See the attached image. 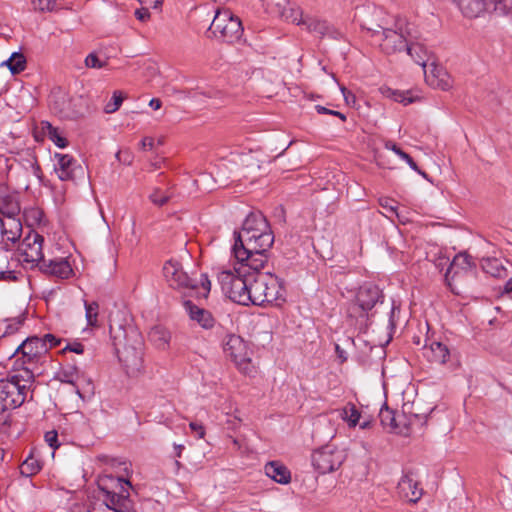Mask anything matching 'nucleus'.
I'll list each match as a JSON object with an SVG mask.
<instances>
[{
	"label": "nucleus",
	"mask_w": 512,
	"mask_h": 512,
	"mask_svg": "<svg viewBox=\"0 0 512 512\" xmlns=\"http://www.w3.org/2000/svg\"><path fill=\"white\" fill-rule=\"evenodd\" d=\"M232 253L238 262L246 261L254 271H260L267 262V252L274 243L271 227L260 211L250 212L241 230L234 231Z\"/></svg>",
	"instance_id": "nucleus-1"
},
{
	"label": "nucleus",
	"mask_w": 512,
	"mask_h": 512,
	"mask_svg": "<svg viewBox=\"0 0 512 512\" xmlns=\"http://www.w3.org/2000/svg\"><path fill=\"white\" fill-rule=\"evenodd\" d=\"M119 361L128 376L136 377L144 369V340L141 333L133 326L119 327L113 335Z\"/></svg>",
	"instance_id": "nucleus-2"
},
{
	"label": "nucleus",
	"mask_w": 512,
	"mask_h": 512,
	"mask_svg": "<svg viewBox=\"0 0 512 512\" xmlns=\"http://www.w3.org/2000/svg\"><path fill=\"white\" fill-rule=\"evenodd\" d=\"M246 264V261H237L238 266H234L233 270H222L217 276L223 293L233 302L245 306L251 302L250 287L253 273L259 272Z\"/></svg>",
	"instance_id": "nucleus-3"
},
{
	"label": "nucleus",
	"mask_w": 512,
	"mask_h": 512,
	"mask_svg": "<svg viewBox=\"0 0 512 512\" xmlns=\"http://www.w3.org/2000/svg\"><path fill=\"white\" fill-rule=\"evenodd\" d=\"M34 381L33 374L23 371L0 379V403L16 409L26 400Z\"/></svg>",
	"instance_id": "nucleus-4"
},
{
	"label": "nucleus",
	"mask_w": 512,
	"mask_h": 512,
	"mask_svg": "<svg viewBox=\"0 0 512 512\" xmlns=\"http://www.w3.org/2000/svg\"><path fill=\"white\" fill-rule=\"evenodd\" d=\"M123 483L131 487L128 480L121 477L104 476L99 480V488L105 494V505L114 512H136L134 503L129 497Z\"/></svg>",
	"instance_id": "nucleus-5"
},
{
	"label": "nucleus",
	"mask_w": 512,
	"mask_h": 512,
	"mask_svg": "<svg viewBox=\"0 0 512 512\" xmlns=\"http://www.w3.org/2000/svg\"><path fill=\"white\" fill-rule=\"evenodd\" d=\"M283 291L282 281L276 275L264 273L255 276L253 273L250 304L263 306L273 303L283 297Z\"/></svg>",
	"instance_id": "nucleus-6"
},
{
	"label": "nucleus",
	"mask_w": 512,
	"mask_h": 512,
	"mask_svg": "<svg viewBox=\"0 0 512 512\" xmlns=\"http://www.w3.org/2000/svg\"><path fill=\"white\" fill-rule=\"evenodd\" d=\"M48 353V347L40 337L32 336L24 340L14 351L13 357L17 356L14 363V370L29 371L34 375L38 364Z\"/></svg>",
	"instance_id": "nucleus-7"
},
{
	"label": "nucleus",
	"mask_w": 512,
	"mask_h": 512,
	"mask_svg": "<svg viewBox=\"0 0 512 512\" xmlns=\"http://www.w3.org/2000/svg\"><path fill=\"white\" fill-rule=\"evenodd\" d=\"M346 459V453L332 443L315 449L311 454V462L320 474L332 473L339 469Z\"/></svg>",
	"instance_id": "nucleus-8"
},
{
	"label": "nucleus",
	"mask_w": 512,
	"mask_h": 512,
	"mask_svg": "<svg viewBox=\"0 0 512 512\" xmlns=\"http://www.w3.org/2000/svg\"><path fill=\"white\" fill-rule=\"evenodd\" d=\"M223 351L236 367L244 374L250 375L254 367L249 357L245 341L238 335L229 334L223 340Z\"/></svg>",
	"instance_id": "nucleus-9"
},
{
	"label": "nucleus",
	"mask_w": 512,
	"mask_h": 512,
	"mask_svg": "<svg viewBox=\"0 0 512 512\" xmlns=\"http://www.w3.org/2000/svg\"><path fill=\"white\" fill-rule=\"evenodd\" d=\"M383 293L377 285L366 283L359 287L353 303L349 307V315L367 317L377 303L383 302Z\"/></svg>",
	"instance_id": "nucleus-10"
},
{
	"label": "nucleus",
	"mask_w": 512,
	"mask_h": 512,
	"mask_svg": "<svg viewBox=\"0 0 512 512\" xmlns=\"http://www.w3.org/2000/svg\"><path fill=\"white\" fill-rule=\"evenodd\" d=\"M397 30L381 28V31H374V34L382 36L380 47L386 54H393L405 50L408 41H411L412 28L406 24L396 23Z\"/></svg>",
	"instance_id": "nucleus-11"
},
{
	"label": "nucleus",
	"mask_w": 512,
	"mask_h": 512,
	"mask_svg": "<svg viewBox=\"0 0 512 512\" xmlns=\"http://www.w3.org/2000/svg\"><path fill=\"white\" fill-rule=\"evenodd\" d=\"M44 237L34 230H29L18 246L19 261L31 265V268L39 266L44 260Z\"/></svg>",
	"instance_id": "nucleus-12"
},
{
	"label": "nucleus",
	"mask_w": 512,
	"mask_h": 512,
	"mask_svg": "<svg viewBox=\"0 0 512 512\" xmlns=\"http://www.w3.org/2000/svg\"><path fill=\"white\" fill-rule=\"evenodd\" d=\"M458 6L468 18H477L485 12H496L500 15L508 13L507 6L501 0H459Z\"/></svg>",
	"instance_id": "nucleus-13"
},
{
	"label": "nucleus",
	"mask_w": 512,
	"mask_h": 512,
	"mask_svg": "<svg viewBox=\"0 0 512 512\" xmlns=\"http://www.w3.org/2000/svg\"><path fill=\"white\" fill-rule=\"evenodd\" d=\"M54 171L61 181H74L84 174L83 167L71 155L55 153Z\"/></svg>",
	"instance_id": "nucleus-14"
},
{
	"label": "nucleus",
	"mask_w": 512,
	"mask_h": 512,
	"mask_svg": "<svg viewBox=\"0 0 512 512\" xmlns=\"http://www.w3.org/2000/svg\"><path fill=\"white\" fill-rule=\"evenodd\" d=\"M163 273L167 282L174 288L189 290H196L198 288L197 281L190 278L177 261H167L163 267Z\"/></svg>",
	"instance_id": "nucleus-15"
},
{
	"label": "nucleus",
	"mask_w": 512,
	"mask_h": 512,
	"mask_svg": "<svg viewBox=\"0 0 512 512\" xmlns=\"http://www.w3.org/2000/svg\"><path fill=\"white\" fill-rule=\"evenodd\" d=\"M472 266L473 262L471 256L466 253L457 254L450 263L445 274V279L448 281V285L452 287L450 280L460 281L464 277L472 276Z\"/></svg>",
	"instance_id": "nucleus-16"
},
{
	"label": "nucleus",
	"mask_w": 512,
	"mask_h": 512,
	"mask_svg": "<svg viewBox=\"0 0 512 512\" xmlns=\"http://www.w3.org/2000/svg\"><path fill=\"white\" fill-rule=\"evenodd\" d=\"M1 221L2 249L9 251L21 237L22 223L18 216H4Z\"/></svg>",
	"instance_id": "nucleus-17"
},
{
	"label": "nucleus",
	"mask_w": 512,
	"mask_h": 512,
	"mask_svg": "<svg viewBox=\"0 0 512 512\" xmlns=\"http://www.w3.org/2000/svg\"><path fill=\"white\" fill-rule=\"evenodd\" d=\"M423 69L425 80L430 86L444 91L452 87L451 77L442 66L431 62L429 64V70H427V67Z\"/></svg>",
	"instance_id": "nucleus-18"
},
{
	"label": "nucleus",
	"mask_w": 512,
	"mask_h": 512,
	"mask_svg": "<svg viewBox=\"0 0 512 512\" xmlns=\"http://www.w3.org/2000/svg\"><path fill=\"white\" fill-rule=\"evenodd\" d=\"M21 211L18 194L8 185L0 183V214L3 216H18Z\"/></svg>",
	"instance_id": "nucleus-19"
},
{
	"label": "nucleus",
	"mask_w": 512,
	"mask_h": 512,
	"mask_svg": "<svg viewBox=\"0 0 512 512\" xmlns=\"http://www.w3.org/2000/svg\"><path fill=\"white\" fill-rule=\"evenodd\" d=\"M38 267L42 273L59 279H68L73 273L69 262L62 258L49 261L44 259Z\"/></svg>",
	"instance_id": "nucleus-20"
},
{
	"label": "nucleus",
	"mask_w": 512,
	"mask_h": 512,
	"mask_svg": "<svg viewBox=\"0 0 512 512\" xmlns=\"http://www.w3.org/2000/svg\"><path fill=\"white\" fill-rule=\"evenodd\" d=\"M185 311L191 320L197 322L204 329H211L215 326L216 320L210 311L194 304L191 300H185Z\"/></svg>",
	"instance_id": "nucleus-21"
},
{
	"label": "nucleus",
	"mask_w": 512,
	"mask_h": 512,
	"mask_svg": "<svg viewBox=\"0 0 512 512\" xmlns=\"http://www.w3.org/2000/svg\"><path fill=\"white\" fill-rule=\"evenodd\" d=\"M398 494L400 497L409 502H417L422 496V490L418 488V483L409 475H404L397 485Z\"/></svg>",
	"instance_id": "nucleus-22"
},
{
	"label": "nucleus",
	"mask_w": 512,
	"mask_h": 512,
	"mask_svg": "<svg viewBox=\"0 0 512 512\" xmlns=\"http://www.w3.org/2000/svg\"><path fill=\"white\" fill-rule=\"evenodd\" d=\"M416 40L417 37L412 34L411 41H408L405 50L407 54L411 56V58L415 61V63L422 66L423 68H426L430 60L429 52L422 43Z\"/></svg>",
	"instance_id": "nucleus-23"
},
{
	"label": "nucleus",
	"mask_w": 512,
	"mask_h": 512,
	"mask_svg": "<svg viewBox=\"0 0 512 512\" xmlns=\"http://www.w3.org/2000/svg\"><path fill=\"white\" fill-rule=\"evenodd\" d=\"M304 26L309 32L317 34L321 37L330 36L336 39L339 35L338 31L329 25L327 21L318 18L307 16L304 21Z\"/></svg>",
	"instance_id": "nucleus-24"
},
{
	"label": "nucleus",
	"mask_w": 512,
	"mask_h": 512,
	"mask_svg": "<svg viewBox=\"0 0 512 512\" xmlns=\"http://www.w3.org/2000/svg\"><path fill=\"white\" fill-rule=\"evenodd\" d=\"M242 33V23L237 16L233 15L225 26V30L216 34L215 37L221 41L233 43L241 38Z\"/></svg>",
	"instance_id": "nucleus-25"
},
{
	"label": "nucleus",
	"mask_w": 512,
	"mask_h": 512,
	"mask_svg": "<svg viewBox=\"0 0 512 512\" xmlns=\"http://www.w3.org/2000/svg\"><path fill=\"white\" fill-rule=\"evenodd\" d=\"M265 473L268 477L280 484H287L291 480L290 471L282 464L276 461L265 465Z\"/></svg>",
	"instance_id": "nucleus-26"
},
{
	"label": "nucleus",
	"mask_w": 512,
	"mask_h": 512,
	"mask_svg": "<svg viewBox=\"0 0 512 512\" xmlns=\"http://www.w3.org/2000/svg\"><path fill=\"white\" fill-rule=\"evenodd\" d=\"M427 357L429 361L438 364H445L450 357V350L447 345L439 341H432L428 347Z\"/></svg>",
	"instance_id": "nucleus-27"
},
{
	"label": "nucleus",
	"mask_w": 512,
	"mask_h": 512,
	"mask_svg": "<svg viewBox=\"0 0 512 512\" xmlns=\"http://www.w3.org/2000/svg\"><path fill=\"white\" fill-rule=\"evenodd\" d=\"M49 106L54 112L60 114L63 117H67L69 115L68 95L61 91L53 92L49 96Z\"/></svg>",
	"instance_id": "nucleus-28"
},
{
	"label": "nucleus",
	"mask_w": 512,
	"mask_h": 512,
	"mask_svg": "<svg viewBox=\"0 0 512 512\" xmlns=\"http://www.w3.org/2000/svg\"><path fill=\"white\" fill-rule=\"evenodd\" d=\"M481 265L485 273L495 278H504L508 276L507 269L504 267L500 259L486 258L482 260Z\"/></svg>",
	"instance_id": "nucleus-29"
},
{
	"label": "nucleus",
	"mask_w": 512,
	"mask_h": 512,
	"mask_svg": "<svg viewBox=\"0 0 512 512\" xmlns=\"http://www.w3.org/2000/svg\"><path fill=\"white\" fill-rule=\"evenodd\" d=\"M149 340L159 349H165L171 339L170 332L163 326L153 327L149 334Z\"/></svg>",
	"instance_id": "nucleus-30"
},
{
	"label": "nucleus",
	"mask_w": 512,
	"mask_h": 512,
	"mask_svg": "<svg viewBox=\"0 0 512 512\" xmlns=\"http://www.w3.org/2000/svg\"><path fill=\"white\" fill-rule=\"evenodd\" d=\"M233 14L230 10H217L214 19L209 27V31L215 36L219 32H223L225 30V26L228 24V21L231 19Z\"/></svg>",
	"instance_id": "nucleus-31"
},
{
	"label": "nucleus",
	"mask_w": 512,
	"mask_h": 512,
	"mask_svg": "<svg viewBox=\"0 0 512 512\" xmlns=\"http://www.w3.org/2000/svg\"><path fill=\"white\" fill-rule=\"evenodd\" d=\"M379 420L385 429H389L390 431H396L398 429L395 411L390 409L386 404L380 409Z\"/></svg>",
	"instance_id": "nucleus-32"
},
{
	"label": "nucleus",
	"mask_w": 512,
	"mask_h": 512,
	"mask_svg": "<svg viewBox=\"0 0 512 512\" xmlns=\"http://www.w3.org/2000/svg\"><path fill=\"white\" fill-rule=\"evenodd\" d=\"M6 250L0 249V281L13 282L17 280L14 271L9 270V257Z\"/></svg>",
	"instance_id": "nucleus-33"
},
{
	"label": "nucleus",
	"mask_w": 512,
	"mask_h": 512,
	"mask_svg": "<svg viewBox=\"0 0 512 512\" xmlns=\"http://www.w3.org/2000/svg\"><path fill=\"white\" fill-rule=\"evenodd\" d=\"M23 217L28 227H34L42 224L44 212L38 207L25 208Z\"/></svg>",
	"instance_id": "nucleus-34"
},
{
	"label": "nucleus",
	"mask_w": 512,
	"mask_h": 512,
	"mask_svg": "<svg viewBox=\"0 0 512 512\" xmlns=\"http://www.w3.org/2000/svg\"><path fill=\"white\" fill-rule=\"evenodd\" d=\"M42 466L40 461L33 457L28 456L20 465V474L25 477H31L41 470Z\"/></svg>",
	"instance_id": "nucleus-35"
},
{
	"label": "nucleus",
	"mask_w": 512,
	"mask_h": 512,
	"mask_svg": "<svg viewBox=\"0 0 512 512\" xmlns=\"http://www.w3.org/2000/svg\"><path fill=\"white\" fill-rule=\"evenodd\" d=\"M340 416L350 427H355L360 419V412L353 403H348L340 412Z\"/></svg>",
	"instance_id": "nucleus-36"
},
{
	"label": "nucleus",
	"mask_w": 512,
	"mask_h": 512,
	"mask_svg": "<svg viewBox=\"0 0 512 512\" xmlns=\"http://www.w3.org/2000/svg\"><path fill=\"white\" fill-rule=\"evenodd\" d=\"M5 64L12 74H18L25 69L26 59L21 53H13Z\"/></svg>",
	"instance_id": "nucleus-37"
},
{
	"label": "nucleus",
	"mask_w": 512,
	"mask_h": 512,
	"mask_svg": "<svg viewBox=\"0 0 512 512\" xmlns=\"http://www.w3.org/2000/svg\"><path fill=\"white\" fill-rule=\"evenodd\" d=\"M390 149L392 151L395 152V154H397L401 159H403L404 161H406V163L410 166L411 169H413L414 171H416L418 174H420L421 176H423L424 178H427V173L422 171L418 165L416 164V162L413 160V158L408 154L406 153L405 151H403L401 148H399L397 145L393 144Z\"/></svg>",
	"instance_id": "nucleus-38"
},
{
	"label": "nucleus",
	"mask_w": 512,
	"mask_h": 512,
	"mask_svg": "<svg viewBox=\"0 0 512 512\" xmlns=\"http://www.w3.org/2000/svg\"><path fill=\"white\" fill-rule=\"evenodd\" d=\"M98 310L99 305L97 302H85L86 320L88 325L91 327L98 325Z\"/></svg>",
	"instance_id": "nucleus-39"
},
{
	"label": "nucleus",
	"mask_w": 512,
	"mask_h": 512,
	"mask_svg": "<svg viewBox=\"0 0 512 512\" xmlns=\"http://www.w3.org/2000/svg\"><path fill=\"white\" fill-rule=\"evenodd\" d=\"M61 381L64 383L72 384L76 388V393L83 398L76 381L78 380V371L75 367H71L69 370H63L60 374Z\"/></svg>",
	"instance_id": "nucleus-40"
},
{
	"label": "nucleus",
	"mask_w": 512,
	"mask_h": 512,
	"mask_svg": "<svg viewBox=\"0 0 512 512\" xmlns=\"http://www.w3.org/2000/svg\"><path fill=\"white\" fill-rule=\"evenodd\" d=\"M124 96L121 91H114L111 100L105 105L104 112L111 114L116 112L123 102Z\"/></svg>",
	"instance_id": "nucleus-41"
},
{
	"label": "nucleus",
	"mask_w": 512,
	"mask_h": 512,
	"mask_svg": "<svg viewBox=\"0 0 512 512\" xmlns=\"http://www.w3.org/2000/svg\"><path fill=\"white\" fill-rule=\"evenodd\" d=\"M389 97H392L396 102L408 105L414 102V98L410 96L409 91H398L388 89Z\"/></svg>",
	"instance_id": "nucleus-42"
},
{
	"label": "nucleus",
	"mask_w": 512,
	"mask_h": 512,
	"mask_svg": "<svg viewBox=\"0 0 512 512\" xmlns=\"http://www.w3.org/2000/svg\"><path fill=\"white\" fill-rule=\"evenodd\" d=\"M284 16L287 20L295 23L297 25H304L305 18H303L302 11L299 8L289 10L284 12Z\"/></svg>",
	"instance_id": "nucleus-43"
},
{
	"label": "nucleus",
	"mask_w": 512,
	"mask_h": 512,
	"mask_svg": "<svg viewBox=\"0 0 512 512\" xmlns=\"http://www.w3.org/2000/svg\"><path fill=\"white\" fill-rule=\"evenodd\" d=\"M88 68L100 69L107 65V60H101L96 53H90L85 59Z\"/></svg>",
	"instance_id": "nucleus-44"
},
{
	"label": "nucleus",
	"mask_w": 512,
	"mask_h": 512,
	"mask_svg": "<svg viewBox=\"0 0 512 512\" xmlns=\"http://www.w3.org/2000/svg\"><path fill=\"white\" fill-rule=\"evenodd\" d=\"M10 407H4V404L0 403V430L8 428L11 424V413Z\"/></svg>",
	"instance_id": "nucleus-45"
},
{
	"label": "nucleus",
	"mask_w": 512,
	"mask_h": 512,
	"mask_svg": "<svg viewBox=\"0 0 512 512\" xmlns=\"http://www.w3.org/2000/svg\"><path fill=\"white\" fill-rule=\"evenodd\" d=\"M150 200L157 206L165 205L169 199L170 195L162 194L160 189H155L149 196Z\"/></svg>",
	"instance_id": "nucleus-46"
},
{
	"label": "nucleus",
	"mask_w": 512,
	"mask_h": 512,
	"mask_svg": "<svg viewBox=\"0 0 512 512\" xmlns=\"http://www.w3.org/2000/svg\"><path fill=\"white\" fill-rule=\"evenodd\" d=\"M33 5L40 11H53L56 8V0H33Z\"/></svg>",
	"instance_id": "nucleus-47"
},
{
	"label": "nucleus",
	"mask_w": 512,
	"mask_h": 512,
	"mask_svg": "<svg viewBox=\"0 0 512 512\" xmlns=\"http://www.w3.org/2000/svg\"><path fill=\"white\" fill-rule=\"evenodd\" d=\"M46 443L54 450L60 446L58 442V433L56 430L47 431L44 435Z\"/></svg>",
	"instance_id": "nucleus-48"
},
{
	"label": "nucleus",
	"mask_w": 512,
	"mask_h": 512,
	"mask_svg": "<svg viewBox=\"0 0 512 512\" xmlns=\"http://www.w3.org/2000/svg\"><path fill=\"white\" fill-rule=\"evenodd\" d=\"M63 352H74L76 354L84 353V345L78 341H74L71 343H67V345L63 348Z\"/></svg>",
	"instance_id": "nucleus-49"
},
{
	"label": "nucleus",
	"mask_w": 512,
	"mask_h": 512,
	"mask_svg": "<svg viewBox=\"0 0 512 512\" xmlns=\"http://www.w3.org/2000/svg\"><path fill=\"white\" fill-rule=\"evenodd\" d=\"M316 111L319 113V114H330V115H334V116H337L339 117L342 121H346V116L339 112V111H335V110H331V109H328L324 106H321V105H317L315 107Z\"/></svg>",
	"instance_id": "nucleus-50"
},
{
	"label": "nucleus",
	"mask_w": 512,
	"mask_h": 512,
	"mask_svg": "<svg viewBox=\"0 0 512 512\" xmlns=\"http://www.w3.org/2000/svg\"><path fill=\"white\" fill-rule=\"evenodd\" d=\"M22 323H23V320H21V319H18V318L12 319L11 322L9 324H7L4 335L15 333L19 329V327L22 325Z\"/></svg>",
	"instance_id": "nucleus-51"
},
{
	"label": "nucleus",
	"mask_w": 512,
	"mask_h": 512,
	"mask_svg": "<svg viewBox=\"0 0 512 512\" xmlns=\"http://www.w3.org/2000/svg\"><path fill=\"white\" fill-rule=\"evenodd\" d=\"M45 345H47L48 350L56 347L60 344V339L55 337L53 334H46L43 338H41Z\"/></svg>",
	"instance_id": "nucleus-52"
},
{
	"label": "nucleus",
	"mask_w": 512,
	"mask_h": 512,
	"mask_svg": "<svg viewBox=\"0 0 512 512\" xmlns=\"http://www.w3.org/2000/svg\"><path fill=\"white\" fill-rule=\"evenodd\" d=\"M50 140H52L54 142V144L60 148H65L67 145H68V141L65 137L61 136L58 132V130L56 131L55 134H52L50 136Z\"/></svg>",
	"instance_id": "nucleus-53"
},
{
	"label": "nucleus",
	"mask_w": 512,
	"mask_h": 512,
	"mask_svg": "<svg viewBox=\"0 0 512 512\" xmlns=\"http://www.w3.org/2000/svg\"><path fill=\"white\" fill-rule=\"evenodd\" d=\"M201 287L204 290V292L201 294V297L207 298L210 292L211 282L206 274L201 275Z\"/></svg>",
	"instance_id": "nucleus-54"
},
{
	"label": "nucleus",
	"mask_w": 512,
	"mask_h": 512,
	"mask_svg": "<svg viewBox=\"0 0 512 512\" xmlns=\"http://www.w3.org/2000/svg\"><path fill=\"white\" fill-rule=\"evenodd\" d=\"M12 167V164H10V159L0 155V175L6 174Z\"/></svg>",
	"instance_id": "nucleus-55"
},
{
	"label": "nucleus",
	"mask_w": 512,
	"mask_h": 512,
	"mask_svg": "<svg viewBox=\"0 0 512 512\" xmlns=\"http://www.w3.org/2000/svg\"><path fill=\"white\" fill-rule=\"evenodd\" d=\"M41 129L42 131L50 138L52 134H55L58 130L56 127H54L50 122L48 121H42L41 122Z\"/></svg>",
	"instance_id": "nucleus-56"
},
{
	"label": "nucleus",
	"mask_w": 512,
	"mask_h": 512,
	"mask_svg": "<svg viewBox=\"0 0 512 512\" xmlns=\"http://www.w3.org/2000/svg\"><path fill=\"white\" fill-rule=\"evenodd\" d=\"M135 16L138 20L144 22L150 18V12L147 7H143L135 11Z\"/></svg>",
	"instance_id": "nucleus-57"
},
{
	"label": "nucleus",
	"mask_w": 512,
	"mask_h": 512,
	"mask_svg": "<svg viewBox=\"0 0 512 512\" xmlns=\"http://www.w3.org/2000/svg\"><path fill=\"white\" fill-rule=\"evenodd\" d=\"M190 428L192 431H194L195 433H197V436L198 438H203L204 435H205V429L203 427L202 424L200 423H197V422H191L189 424Z\"/></svg>",
	"instance_id": "nucleus-58"
},
{
	"label": "nucleus",
	"mask_w": 512,
	"mask_h": 512,
	"mask_svg": "<svg viewBox=\"0 0 512 512\" xmlns=\"http://www.w3.org/2000/svg\"><path fill=\"white\" fill-rule=\"evenodd\" d=\"M427 420V416L424 415V416H420L419 414H413L411 416V418L409 419V425L410 426H414V425H422L423 423H425Z\"/></svg>",
	"instance_id": "nucleus-59"
},
{
	"label": "nucleus",
	"mask_w": 512,
	"mask_h": 512,
	"mask_svg": "<svg viewBox=\"0 0 512 512\" xmlns=\"http://www.w3.org/2000/svg\"><path fill=\"white\" fill-rule=\"evenodd\" d=\"M142 5L147 7L158 8L162 4V0H138Z\"/></svg>",
	"instance_id": "nucleus-60"
},
{
	"label": "nucleus",
	"mask_w": 512,
	"mask_h": 512,
	"mask_svg": "<svg viewBox=\"0 0 512 512\" xmlns=\"http://www.w3.org/2000/svg\"><path fill=\"white\" fill-rule=\"evenodd\" d=\"M154 146V140L150 137H145L142 141H141V147L143 149H152Z\"/></svg>",
	"instance_id": "nucleus-61"
},
{
	"label": "nucleus",
	"mask_w": 512,
	"mask_h": 512,
	"mask_svg": "<svg viewBox=\"0 0 512 512\" xmlns=\"http://www.w3.org/2000/svg\"><path fill=\"white\" fill-rule=\"evenodd\" d=\"M149 106L154 110H158L162 106V101L159 98H152L149 102Z\"/></svg>",
	"instance_id": "nucleus-62"
},
{
	"label": "nucleus",
	"mask_w": 512,
	"mask_h": 512,
	"mask_svg": "<svg viewBox=\"0 0 512 512\" xmlns=\"http://www.w3.org/2000/svg\"><path fill=\"white\" fill-rule=\"evenodd\" d=\"M335 351H336L338 357L342 360V362L346 361V359H347L346 352L343 349H341L338 344L335 346Z\"/></svg>",
	"instance_id": "nucleus-63"
},
{
	"label": "nucleus",
	"mask_w": 512,
	"mask_h": 512,
	"mask_svg": "<svg viewBox=\"0 0 512 512\" xmlns=\"http://www.w3.org/2000/svg\"><path fill=\"white\" fill-rule=\"evenodd\" d=\"M504 293H512V277L504 285Z\"/></svg>",
	"instance_id": "nucleus-64"
}]
</instances>
